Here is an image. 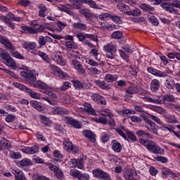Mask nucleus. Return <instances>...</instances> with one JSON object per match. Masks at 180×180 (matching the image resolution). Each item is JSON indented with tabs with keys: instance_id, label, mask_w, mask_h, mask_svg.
<instances>
[{
	"instance_id": "62",
	"label": "nucleus",
	"mask_w": 180,
	"mask_h": 180,
	"mask_svg": "<svg viewBox=\"0 0 180 180\" xmlns=\"http://www.w3.org/2000/svg\"><path fill=\"white\" fill-rule=\"evenodd\" d=\"M109 139H110V134L105 132L103 134L101 137V141L102 143H108V141H109Z\"/></svg>"
},
{
	"instance_id": "51",
	"label": "nucleus",
	"mask_w": 180,
	"mask_h": 180,
	"mask_svg": "<svg viewBox=\"0 0 180 180\" xmlns=\"http://www.w3.org/2000/svg\"><path fill=\"white\" fill-rule=\"evenodd\" d=\"M161 130H163V131H167V130H168V131H169L170 133H172V131H174V130H175L176 127L174 125H162V127H160Z\"/></svg>"
},
{
	"instance_id": "22",
	"label": "nucleus",
	"mask_w": 180,
	"mask_h": 180,
	"mask_svg": "<svg viewBox=\"0 0 180 180\" xmlns=\"http://www.w3.org/2000/svg\"><path fill=\"white\" fill-rule=\"evenodd\" d=\"M23 153H25V154H37V153L39 151V146H34L32 147H25L22 148Z\"/></svg>"
},
{
	"instance_id": "13",
	"label": "nucleus",
	"mask_w": 180,
	"mask_h": 180,
	"mask_svg": "<svg viewBox=\"0 0 180 180\" xmlns=\"http://www.w3.org/2000/svg\"><path fill=\"white\" fill-rule=\"evenodd\" d=\"M49 169L54 172L55 176H56V178H58V179H64V173H63V171L60 170L58 166L50 165Z\"/></svg>"
},
{
	"instance_id": "6",
	"label": "nucleus",
	"mask_w": 180,
	"mask_h": 180,
	"mask_svg": "<svg viewBox=\"0 0 180 180\" xmlns=\"http://www.w3.org/2000/svg\"><path fill=\"white\" fill-rule=\"evenodd\" d=\"M146 148L153 154H164V149H162V148L160 147V146L157 145V143L153 141H150L146 146Z\"/></svg>"
},
{
	"instance_id": "55",
	"label": "nucleus",
	"mask_w": 180,
	"mask_h": 180,
	"mask_svg": "<svg viewBox=\"0 0 180 180\" xmlns=\"http://www.w3.org/2000/svg\"><path fill=\"white\" fill-rule=\"evenodd\" d=\"M73 27L75 29H80V30H85L86 29V25L82 22H76L73 24Z\"/></svg>"
},
{
	"instance_id": "36",
	"label": "nucleus",
	"mask_w": 180,
	"mask_h": 180,
	"mask_svg": "<svg viewBox=\"0 0 180 180\" xmlns=\"http://www.w3.org/2000/svg\"><path fill=\"white\" fill-rule=\"evenodd\" d=\"M136 134L137 136H139V137H143L144 139H153V134L147 133L144 131L143 129L136 131Z\"/></svg>"
},
{
	"instance_id": "44",
	"label": "nucleus",
	"mask_w": 180,
	"mask_h": 180,
	"mask_svg": "<svg viewBox=\"0 0 180 180\" xmlns=\"http://www.w3.org/2000/svg\"><path fill=\"white\" fill-rule=\"evenodd\" d=\"M32 165L33 162L30 159L24 158L21 161H20V165H21V167H30V165Z\"/></svg>"
},
{
	"instance_id": "2",
	"label": "nucleus",
	"mask_w": 180,
	"mask_h": 180,
	"mask_svg": "<svg viewBox=\"0 0 180 180\" xmlns=\"http://www.w3.org/2000/svg\"><path fill=\"white\" fill-rule=\"evenodd\" d=\"M0 19L2 22L6 23L11 29H15V24L12 22V20H14V22H20L19 17H15V15L11 13H8L6 16L1 15Z\"/></svg>"
},
{
	"instance_id": "61",
	"label": "nucleus",
	"mask_w": 180,
	"mask_h": 180,
	"mask_svg": "<svg viewBox=\"0 0 180 180\" xmlns=\"http://www.w3.org/2000/svg\"><path fill=\"white\" fill-rule=\"evenodd\" d=\"M122 49L125 53H129V54H131V53L136 50L133 46L129 45H126L125 46H123Z\"/></svg>"
},
{
	"instance_id": "11",
	"label": "nucleus",
	"mask_w": 180,
	"mask_h": 180,
	"mask_svg": "<svg viewBox=\"0 0 180 180\" xmlns=\"http://www.w3.org/2000/svg\"><path fill=\"white\" fill-rule=\"evenodd\" d=\"M144 120L146 121V127L150 131L153 133V134H157L158 133V129H157V127H155V123L147 117H144Z\"/></svg>"
},
{
	"instance_id": "52",
	"label": "nucleus",
	"mask_w": 180,
	"mask_h": 180,
	"mask_svg": "<svg viewBox=\"0 0 180 180\" xmlns=\"http://www.w3.org/2000/svg\"><path fill=\"white\" fill-rule=\"evenodd\" d=\"M38 43L39 44L38 49H41V47H44V46H46L47 43V39H46V37L39 36Z\"/></svg>"
},
{
	"instance_id": "38",
	"label": "nucleus",
	"mask_w": 180,
	"mask_h": 180,
	"mask_svg": "<svg viewBox=\"0 0 180 180\" xmlns=\"http://www.w3.org/2000/svg\"><path fill=\"white\" fill-rule=\"evenodd\" d=\"M39 11V18H46V12H47V7L43 4H39L38 6Z\"/></svg>"
},
{
	"instance_id": "8",
	"label": "nucleus",
	"mask_w": 180,
	"mask_h": 180,
	"mask_svg": "<svg viewBox=\"0 0 180 180\" xmlns=\"http://www.w3.org/2000/svg\"><path fill=\"white\" fill-rule=\"evenodd\" d=\"M63 146L65 147V150H67L68 153H73L74 154H77L79 151V148L77 146L72 145V142L70 141V139H65L63 141Z\"/></svg>"
},
{
	"instance_id": "18",
	"label": "nucleus",
	"mask_w": 180,
	"mask_h": 180,
	"mask_svg": "<svg viewBox=\"0 0 180 180\" xmlns=\"http://www.w3.org/2000/svg\"><path fill=\"white\" fill-rule=\"evenodd\" d=\"M148 72L149 74H152V75H155V77H167V73L165 72H161L154 68L149 67L147 68Z\"/></svg>"
},
{
	"instance_id": "46",
	"label": "nucleus",
	"mask_w": 180,
	"mask_h": 180,
	"mask_svg": "<svg viewBox=\"0 0 180 180\" xmlns=\"http://www.w3.org/2000/svg\"><path fill=\"white\" fill-rule=\"evenodd\" d=\"M117 7L119 8L120 11L121 12H123V13H125V15H127V12H129V6L124 4H119L117 5Z\"/></svg>"
},
{
	"instance_id": "40",
	"label": "nucleus",
	"mask_w": 180,
	"mask_h": 180,
	"mask_svg": "<svg viewBox=\"0 0 180 180\" xmlns=\"http://www.w3.org/2000/svg\"><path fill=\"white\" fill-rule=\"evenodd\" d=\"M22 47L27 51H30V50H34L36 44L34 42H25L22 44Z\"/></svg>"
},
{
	"instance_id": "53",
	"label": "nucleus",
	"mask_w": 180,
	"mask_h": 180,
	"mask_svg": "<svg viewBox=\"0 0 180 180\" xmlns=\"http://www.w3.org/2000/svg\"><path fill=\"white\" fill-rule=\"evenodd\" d=\"M65 44L68 49H78V46L77 45V44H75V42H74V41H66Z\"/></svg>"
},
{
	"instance_id": "5",
	"label": "nucleus",
	"mask_w": 180,
	"mask_h": 180,
	"mask_svg": "<svg viewBox=\"0 0 180 180\" xmlns=\"http://www.w3.org/2000/svg\"><path fill=\"white\" fill-rule=\"evenodd\" d=\"M92 174L94 178H97V179L112 180L110 175L101 169H93Z\"/></svg>"
},
{
	"instance_id": "41",
	"label": "nucleus",
	"mask_w": 180,
	"mask_h": 180,
	"mask_svg": "<svg viewBox=\"0 0 180 180\" xmlns=\"http://www.w3.org/2000/svg\"><path fill=\"white\" fill-rule=\"evenodd\" d=\"M128 16H141V11L139 8H135L131 11L127 12Z\"/></svg>"
},
{
	"instance_id": "17",
	"label": "nucleus",
	"mask_w": 180,
	"mask_h": 180,
	"mask_svg": "<svg viewBox=\"0 0 180 180\" xmlns=\"http://www.w3.org/2000/svg\"><path fill=\"white\" fill-rule=\"evenodd\" d=\"M79 13L82 16L86 18V20H92V18H94V13H91V10L89 8H81L79 11Z\"/></svg>"
},
{
	"instance_id": "23",
	"label": "nucleus",
	"mask_w": 180,
	"mask_h": 180,
	"mask_svg": "<svg viewBox=\"0 0 180 180\" xmlns=\"http://www.w3.org/2000/svg\"><path fill=\"white\" fill-rule=\"evenodd\" d=\"M94 84L101 88V89H104L105 91H110V86L105 82V81L101 80H94Z\"/></svg>"
},
{
	"instance_id": "47",
	"label": "nucleus",
	"mask_w": 180,
	"mask_h": 180,
	"mask_svg": "<svg viewBox=\"0 0 180 180\" xmlns=\"http://www.w3.org/2000/svg\"><path fill=\"white\" fill-rule=\"evenodd\" d=\"M38 56H39L40 58H42V60H44V61H45L46 63H47L48 64L51 63V60L50 58H49V55H47V53L42 52V51H39L38 52Z\"/></svg>"
},
{
	"instance_id": "3",
	"label": "nucleus",
	"mask_w": 180,
	"mask_h": 180,
	"mask_svg": "<svg viewBox=\"0 0 180 180\" xmlns=\"http://www.w3.org/2000/svg\"><path fill=\"white\" fill-rule=\"evenodd\" d=\"M0 57L4 61V64L8 65V67H11L12 68H16V62L13 60L11 55L5 51H2L0 53Z\"/></svg>"
},
{
	"instance_id": "4",
	"label": "nucleus",
	"mask_w": 180,
	"mask_h": 180,
	"mask_svg": "<svg viewBox=\"0 0 180 180\" xmlns=\"http://www.w3.org/2000/svg\"><path fill=\"white\" fill-rule=\"evenodd\" d=\"M20 75L27 82H28V84H30L31 85H34L37 80V78H36V76H34L31 70L22 71L20 72Z\"/></svg>"
},
{
	"instance_id": "9",
	"label": "nucleus",
	"mask_w": 180,
	"mask_h": 180,
	"mask_svg": "<svg viewBox=\"0 0 180 180\" xmlns=\"http://www.w3.org/2000/svg\"><path fill=\"white\" fill-rule=\"evenodd\" d=\"M52 58L53 61H56L59 65L64 66L65 65L67 61L64 58H63V55L61 54V52L60 51H56L53 52L52 54Z\"/></svg>"
},
{
	"instance_id": "49",
	"label": "nucleus",
	"mask_w": 180,
	"mask_h": 180,
	"mask_svg": "<svg viewBox=\"0 0 180 180\" xmlns=\"http://www.w3.org/2000/svg\"><path fill=\"white\" fill-rule=\"evenodd\" d=\"M9 155L13 160H19V158H22V154L19 152H15V150L10 151Z\"/></svg>"
},
{
	"instance_id": "57",
	"label": "nucleus",
	"mask_w": 180,
	"mask_h": 180,
	"mask_svg": "<svg viewBox=\"0 0 180 180\" xmlns=\"http://www.w3.org/2000/svg\"><path fill=\"white\" fill-rule=\"evenodd\" d=\"M155 103L158 105L164 104V97L163 96H154Z\"/></svg>"
},
{
	"instance_id": "24",
	"label": "nucleus",
	"mask_w": 180,
	"mask_h": 180,
	"mask_svg": "<svg viewBox=\"0 0 180 180\" xmlns=\"http://www.w3.org/2000/svg\"><path fill=\"white\" fill-rule=\"evenodd\" d=\"M53 115H68L70 111L68 110L62 108L60 107H55L52 109Z\"/></svg>"
},
{
	"instance_id": "34",
	"label": "nucleus",
	"mask_w": 180,
	"mask_h": 180,
	"mask_svg": "<svg viewBox=\"0 0 180 180\" xmlns=\"http://www.w3.org/2000/svg\"><path fill=\"white\" fill-rule=\"evenodd\" d=\"M165 85L168 89H174L175 88V81L171 77H168L165 82Z\"/></svg>"
},
{
	"instance_id": "42",
	"label": "nucleus",
	"mask_w": 180,
	"mask_h": 180,
	"mask_svg": "<svg viewBox=\"0 0 180 180\" xmlns=\"http://www.w3.org/2000/svg\"><path fill=\"white\" fill-rule=\"evenodd\" d=\"M105 18H110L113 22H115V23H122V18L117 15H112L108 13H105L103 15Z\"/></svg>"
},
{
	"instance_id": "14",
	"label": "nucleus",
	"mask_w": 180,
	"mask_h": 180,
	"mask_svg": "<svg viewBox=\"0 0 180 180\" xmlns=\"http://www.w3.org/2000/svg\"><path fill=\"white\" fill-rule=\"evenodd\" d=\"M123 176L126 180H140V177H139L137 173L134 170H128L125 172Z\"/></svg>"
},
{
	"instance_id": "60",
	"label": "nucleus",
	"mask_w": 180,
	"mask_h": 180,
	"mask_svg": "<svg viewBox=\"0 0 180 180\" xmlns=\"http://www.w3.org/2000/svg\"><path fill=\"white\" fill-rule=\"evenodd\" d=\"M167 57L169 58H172V59L176 58V60H178V61H180V53H174L172 52H170L167 54Z\"/></svg>"
},
{
	"instance_id": "29",
	"label": "nucleus",
	"mask_w": 180,
	"mask_h": 180,
	"mask_svg": "<svg viewBox=\"0 0 180 180\" xmlns=\"http://www.w3.org/2000/svg\"><path fill=\"white\" fill-rule=\"evenodd\" d=\"M34 88H39V89H41V91H44L49 89V85L41 81L35 82V84H34Z\"/></svg>"
},
{
	"instance_id": "43",
	"label": "nucleus",
	"mask_w": 180,
	"mask_h": 180,
	"mask_svg": "<svg viewBox=\"0 0 180 180\" xmlns=\"http://www.w3.org/2000/svg\"><path fill=\"white\" fill-rule=\"evenodd\" d=\"M148 19L150 23H152L154 26H158V25H160L158 19H157V18L153 15H148Z\"/></svg>"
},
{
	"instance_id": "32",
	"label": "nucleus",
	"mask_w": 180,
	"mask_h": 180,
	"mask_svg": "<svg viewBox=\"0 0 180 180\" xmlns=\"http://www.w3.org/2000/svg\"><path fill=\"white\" fill-rule=\"evenodd\" d=\"M164 118L167 123H178V120H176L174 115L166 114L164 115Z\"/></svg>"
},
{
	"instance_id": "58",
	"label": "nucleus",
	"mask_w": 180,
	"mask_h": 180,
	"mask_svg": "<svg viewBox=\"0 0 180 180\" xmlns=\"http://www.w3.org/2000/svg\"><path fill=\"white\" fill-rule=\"evenodd\" d=\"M122 36L123 33L122 31H115L111 34V37H112V39H116L117 40L122 39Z\"/></svg>"
},
{
	"instance_id": "63",
	"label": "nucleus",
	"mask_w": 180,
	"mask_h": 180,
	"mask_svg": "<svg viewBox=\"0 0 180 180\" xmlns=\"http://www.w3.org/2000/svg\"><path fill=\"white\" fill-rule=\"evenodd\" d=\"M73 86H75V89H82V82L78 80L73 81Z\"/></svg>"
},
{
	"instance_id": "56",
	"label": "nucleus",
	"mask_w": 180,
	"mask_h": 180,
	"mask_svg": "<svg viewBox=\"0 0 180 180\" xmlns=\"http://www.w3.org/2000/svg\"><path fill=\"white\" fill-rule=\"evenodd\" d=\"M119 53L120 57L122 58V60H124V61H126L127 63H129V55H127V53H126V52L122 49H119Z\"/></svg>"
},
{
	"instance_id": "15",
	"label": "nucleus",
	"mask_w": 180,
	"mask_h": 180,
	"mask_svg": "<svg viewBox=\"0 0 180 180\" xmlns=\"http://www.w3.org/2000/svg\"><path fill=\"white\" fill-rule=\"evenodd\" d=\"M91 98V101H93V102H96V103H98V105H106V100L103 98V96L98 94H93Z\"/></svg>"
},
{
	"instance_id": "37",
	"label": "nucleus",
	"mask_w": 180,
	"mask_h": 180,
	"mask_svg": "<svg viewBox=\"0 0 180 180\" xmlns=\"http://www.w3.org/2000/svg\"><path fill=\"white\" fill-rule=\"evenodd\" d=\"M104 79L106 82L108 83L115 82V81H117V75L107 74L105 76Z\"/></svg>"
},
{
	"instance_id": "25",
	"label": "nucleus",
	"mask_w": 180,
	"mask_h": 180,
	"mask_svg": "<svg viewBox=\"0 0 180 180\" xmlns=\"http://www.w3.org/2000/svg\"><path fill=\"white\" fill-rule=\"evenodd\" d=\"M161 86V84H160V81L156 79H153L150 82V90L153 92H157L158 89H160V87Z\"/></svg>"
},
{
	"instance_id": "50",
	"label": "nucleus",
	"mask_w": 180,
	"mask_h": 180,
	"mask_svg": "<svg viewBox=\"0 0 180 180\" xmlns=\"http://www.w3.org/2000/svg\"><path fill=\"white\" fill-rule=\"evenodd\" d=\"M129 72L131 75H137V72H139V65H131Z\"/></svg>"
},
{
	"instance_id": "10",
	"label": "nucleus",
	"mask_w": 180,
	"mask_h": 180,
	"mask_svg": "<svg viewBox=\"0 0 180 180\" xmlns=\"http://www.w3.org/2000/svg\"><path fill=\"white\" fill-rule=\"evenodd\" d=\"M24 32H27L31 34H37V33H43L46 30V27L43 25H40L38 28H32L30 27H23Z\"/></svg>"
},
{
	"instance_id": "27",
	"label": "nucleus",
	"mask_w": 180,
	"mask_h": 180,
	"mask_svg": "<svg viewBox=\"0 0 180 180\" xmlns=\"http://www.w3.org/2000/svg\"><path fill=\"white\" fill-rule=\"evenodd\" d=\"M30 104L31 106H32V108L39 112H43V110H44V106H43L41 103L37 101H32L30 102Z\"/></svg>"
},
{
	"instance_id": "64",
	"label": "nucleus",
	"mask_w": 180,
	"mask_h": 180,
	"mask_svg": "<svg viewBox=\"0 0 180 180\" xmlns=\"http://www.w3.org/2000/svg\"><path fill=\"white\" fill-rule=\"evenodd\" d=\"M89 174L86 173H81L79 176V180H89Z\"/></svg>"
},
{
	"instance_id": "7",
	"label": "nucleus",
	"mask_w": 180,
	"mask_h": 180,
	"mask_svg": "<svg viewBox=\"0 0 180 180\" xmlns=\"http://www.w3.org/2000/svg\"><path fill=\"white\" fill-rule=\"evenodd\" d=\"M16 86L21 91L27 92V94H29V95H30V96H31V98H34V99H40V94H39L36 93V91H34L33 90L29 89L27 86H26L22 84H19V83H17Z\"/></svg>"
},
{
	"instance_id": "21",
	"label": "nucleus",
	"mask_w": 180,
	"mask_h": 180,
	"mask_svg": "<svg viewBox=\"0 0 180 180\" xmlns=\"http://www.w3.org/2000/svg\"><path fill=\"white\" fill-rule=\"evenodd\" d=\"M66 123L71 124L75 129H81V123L72 117H66Z\"/></svg>"
},
{
	"instance_id": "54",
	"label": "nucleus",
	"mask_w": 180,
	"mask_h": 180,
	"mask_svg": "<svg viewBox=\"0 0 180 180\" xmlns=\"http://www.w3.org/2000/svg\"><path fill=\"white\" fill-rule=\"evenodd\" d=\"M166 101L167 102H174L175 101V97L172 95L165 94L163 96V103H165Z\"/></svg>"
},
{
	"instance_id": "16",
	"label": "nucleus",
	"mask_w": 180,
	"mask_h": 180,
	"mask_svg": "<svg viewBox=\"0 0 180 180\" xmlns=\"http://www.w3.org/2000/svg\"><path fill=\"white\" fill-rule=\"evenodd\" d=\"M72 65H73L74 68H75L77 70V72L79 74H85V69H84V66L77 59L72 60Z\"/></svg>"
},
{
	"instance_id": "35",
	"label": "nucleus",
	"mask_w": 180,
	"mask_h": 180,
	"mask_svg": "<svg viewBox=\"0 0 180 180\" xmlns=\"http://www.w3.org/2000/svg\"><path fill=\"white\" fill-rule=\"evenodd\" d=\"M83 106L84 107V112L89 115H95V110L92 108V105L89 103H84Z\"/></svg>"
},
{
	"instance_id": "1",
	"label": "nucleus",
	"mask_w": 180,
	"mask_h": 180,
	"mask_svg": "<svg viewBox=\"0 0 180 180\" xmlns=\"http://www.w3.org/2000/svg\"><path fill=\"white\" fill-rule=\"evenodd\" d=\"M0 43L5 46L6 49L9 51L11 56L12 57H15V58H19L20 60H25V56H22L20 53L16 51V47L11 43V41L5 37H0Z\"/></svg>"
},
{
	"instance_id": "39",
	"label": "nucleus",
	"mask_w": 180,
	"mask_h": 180,
	"mask_svg": "<svg viewBox=\"0 0 180 180\" xmlns=\"http://www.w3.org/2000/svg\"><path fill=\"white\" fill-rule=\"evenodd\" d=\"M117 113L120 116H124V115H134L136 112L130 109L124 108L122 110H117Z\"/></svg>"
},
{
	"instance_id": "26",
	"label": "nucleus",
	"mask_w": 180,
	"mask_h": 180,
	"mask_svg": "<svg viewBox=\"0 0 180 180\" xmlns=\"http://www.w3.org/2000/svg\"><path fill=\"white\" fill-rule=\"evenodd\" d=\"M70 2L74 9H81L82 4H85V0H70Z\"/></svg>"
},
{
	"instance_id": "48",
	"label": "nucleus",
	"mask_w": 180,
	"mask_h": 180,
	"mask_svg": "<svg viewBox=\"0 0 180 180\" xmlns=\"http://www.w3.org/2000/svg\"><path fill=\"white\" fill-rule=\"evenodd\" d=\"M84 4L89 5L90 8L93 9H99V5L96 4V2L94 1V0H84Z\"/></svg>"
},
{
	"instance_id": "31",
	"label": "nucleus",
	"mask_w": 180,
	"mask_h": 180,
	"mask_svg": "<svg viewBox=\"0 0 180 180\" xmlns=\"http://www.w3.org/2000/svg\"><path fill=\"white\" fill-rule=\"evenodd\" d=\"M13 174L15 175V180H26L23 172L20 169L13 170Z\"/></svg>"
},
{
	"instance_id": "45",
	"label": "nucleus",
	"mask_w": 180,
	"mask_h": 180,
	"mask_svg": "<svg viewBox=\"0 0 180 180\" xmlns=\"http://www.w3.org/2000/svg\"><path fill=\"white\" fill-rule=\"evenodd\" d=\"M141 9H143V11H145L146 12H154L155 10L154 7H151V6L146 4H142L140 5Z\"/></svg>"
},
{
	"instance_id": "28",
	"label": "nucleus",
	"mask_w": 180,
	"mask_h": 180,
	"mask_svg": "<svg viewBox=\"0 0 180 180\" xmlns=\"http://www.w3.org/2000/svg\"><path fill=\"white\" fill-rule=\"evenodd\" d=\"M139 91H140V87L138 86H131L126 89L127 96H129V95H134V94H137Z\"/></svg>"
},
{
	"instance_id": "33",
	"label": "nucleus",
	"mask_w": 180,
	"mask_h": 180,
	"mask_svg": "<svg viewBox=\"0 0 180 180\" xmlns=\"http://www.w3.org/2000/svg\"><path fill=\"white\" fill-rule=\"evenodd\" d=\"M103 50L106 53H116V46L112 44H108L103 46Z\"/></svg>"
},
{
	"instance_id": "30",
	"label": "nucleus",
	"mask_w": 180,
	"mask_h": 180,
	"mask_svg": "<svg viewBox=\"0 0 180 180\" xmlns=\"http://www.w3.org/2000/svg\"><path fill=\"white\" fill-rule=\"evenodd\" d=\"M112 144V149L115 153H120L122 151V144L120 143L119 141L116 140H113L111 143Z\"/></svg>"
},
{
	"instance_id": "19",
	"label": "nucleus",
	"mask_w": 180,
	"mask_h": 180,
	"mask_svg": "<svg viewBox=\"0 0 180 180\" xmlns=\"http://www.w3.org/2000/svg\"><path fill=\"white\" fill-rule=\"evenodd\" d=\"M82 134L86 139H89L91 143H95L96 141V135L92 132L91 130L84 129L82 131Z\"/></svg>"
},
{
	"instance_id": "59",
	"label": "nucleus",
	"mask_w": 180,
	"mask_h": 180,
	"mask_svg": "<svg viewBox=\"0 0 180 180\" xmlns=\"http://www.w3.org/2000/svg\"><path fill=\"white\" fill-rule=\"evenodd\" d=\"M32 179L33 180H50V178L39 175V174H34L32 175Z\"/></svg>"
},
{
	"instance_id": "12",
	"label": "nucleus",
	"mask_w": 180,
	"mask_h": 180,
	"mask_svg": "<svg viewBox=\"0 0 180 180\" xmlns=\"http://www.w3.org/2000/svg\"><path fill=\"white\" fill-rule=\"evenodd\" d=\"M165 11H167V12H169L170 13H174V15H179V11L178 9H175L173 7L172 3H165L162 2L160 5Z\"/></svg>"
},
{
	"instance_id": "20",
	"label": "nucleus",
	"mask_w": 180,
	"mask_h": 180,
	"mask_svg": "<svg viewBox=\"0 0 180 180\" xmlns=\"http://www.w3.org/2000/svg\"><path fill=\"white\" fill-rule=\"evenodd\" d=\"M49 68L52 70V71H54V72H57L58 77L62 78V79L67 78V75H65V72H63V70H61V69H60L56 65H50Z\"/></svg>"
}]
</instances>
